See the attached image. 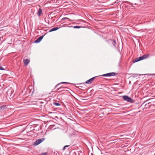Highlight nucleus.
I'll return each mask as SVG.
<instances>
[{
  "label": "nucleus",
  "mask_w": 155,
  "mask_h": 155,
  "mask_svg": "<svg viewBox=\"0 0 155 155\" xmlns=\"http://www.w3.org/2000/svg\"><path fill=\"white\" fill-rule=\"evenodd\" d=\"M45 139V138L39 139L36 140L34 143L33 145L34 146L37 145L44 141Z\"/></svg>",
  "instance_id": "nucleus-3"
},
{
  "label": "nucleus",
  "mask_w": 155,
  "mask_h": 155,
  "mask_svg": "<svg viewBox=\"0 0 155 155\" xmlns=\"http://www.w3.org/2000/svg\"><path fill=\"white\" fill-rule=\"evenodd\" d=\"M74 28H81V27L80 26H74Z\"/></svg>",
  "instance_id": "nucleus-15"
},
{
  "label": "nucleus",
  "mask_w": 155,
  "mask_h": 155,
  "mask_svg": "<svg viewBox=\"0 0 155 155\" xmlns=\"http://www.w3.org/2000/svg\"><path fill=\"white\" fill-rule=\"evenodd\" d=\"M122 97L124 100L128 102L132 103L134 102V100L132 98L127 96H123Z\"/></svg>",
  "instance_id": "nucleus-2"
},
{
  "label": "nucleus",
  "mask_w": 155,
  "mask_h": 155,
  "mask_svg": "<svg viewBox=\"0 0 155 155\" xmlns=\"http://www.w3.org/2000/svg\"><path fill=\"white\" fill-rule=\"evenodd\" d=\"M44 36H41L39 37L35 41V42L38 43L40 42Z\"/></svg>",
  "instance_id": "nucleus-7"
},
{
  "label": "nucleus",
  "mask_w": 155,
  "mask_h": 155,
  "mask_svg": "<svg viewBox=\"0 0 155 155\" xmlns=\"http://www.w3.org/2000/svg\"><path fill=\"white\" fill-rule=\"evenodd\" d=\"M13 91L12 90V89H9L8 91H7V94L8 95V96L9 95L10 97H12L14 96V94H13Z\"/></svg>",
  "instance_id": "nucleus-5"
},
{
  "label": "nucleus",
  "mask_w": 155,
  "mask_h": 155,
  "mask_svg": "<svg viewBox=\"0 0 155 155\" xmlns=\"http://www.w3.org/2000/svg\"><path fill=\"white\" fill-rule=\"evenodd\" d=\"M59 28H58V27L54 28L51 29L49 31V32H51V31H56V30H58Z\"/></svg>",
  "instance_id": "nucleus-11"
},
{
  "label": "nucleus",
  "mask_w": 155,
  "mask_h": 155,
  "mask_svg": "<svg viewBox=\"0 0 155 155\" xmlns=\"http://www.w3.org/2000/svg\"><path fill=\"white\" fill-rule=\"evenodd\" d=\"M63 83H66V84H67V83H68L67 82H62L61 83H59V84H57V85H56L55 86V87H56L59 84H63Z\"/></svg>",
  "instance_id": "nucleus-13"
},
{
  "label": "nucleus",
  "mask_w": 155,
  "mask_h": 155,
  "mask_svg": "<svg viewBox=\"0 0 155 155\" xmlns=\"http://www.w3.org/2000/svg\"><path fill=\"white\" fill-rule=\"evenodd\" d=\"M69 19L68 18H66V17H65V18H63L62 19V20H64V19Z\"/></svg>",
  "instance_id": "nucleus-19"
},
{
  "label": "nucleus",
  "mask_w": 155,
  "mask_h": 155,
  "mask_svg": "<svg viewBox=\"0 0 155 155\" xmlns=\"http://www.w3.org/2000/svg\"><path fill=\"white\" fill-rule=\"evenodd\" d=\"M96 77H94L91 78L89 80L85 82V83L87 84H90L92 83L93 81H94V79L96 78Z\"/></svg>",
  "instance_id": "nucleus-6"
},
{
  "label": "nucleus",
  "mask_w": 155,
  "mask_h": 155,
  "mask_svg": "<svg viewBox=\"0 0 155 155\" xmlns=\"http://www.w3.org/2000/svg\"><path fill=\"white\" fill-rule=\"evenodd\" d=\"M53 104L54 105L56 106H58L60 105L59 103H54Z\"/></svg>",
  "instance_id": "nucleus-12"
},
{
  "label": "nucleus",
  "mask_w": 155,
  "mask_h": 155,
  "mask_svg": "<svg viewBox=\"0 0 155 155\" xmlns=\"http://www.w3.org/2000/svg\"><path fill=\"white\" fill-rule=\"evenodd\" d=\"M69 146V145H66L65 146H64L63 148V149L62 150H65V148H66V147H68Z\"/></svg>",
  "instance_id": "nucleus-14"
},
{
  "label": "nucleus",
  "mask_w": 155,
  "mask_h": 155,
  "mask_svg": "<svg viewBox=\"0 0 155 155\" xmlns=\"http://www.w3.org/2000/svg\"><path fill=\"white\" fill-rule=\"evenodd\" d=\"M30 61L28 59H26L23 61V62L25 66H27L28 64L29 63Z\"/></svg>",
  "instance_id": "nucleus-8"
},
{
  "label": "nucleus",
  "mask_w": 155,
  "mask_h": 155,
  "mask_svg": "<svg viewBox=\"0 0 155 155\" xmlns=\"http://www.w3.org/2000/svg\"><path fill=\"white\" fill-rule=\"evenodd\" d=\"M7 107L6 105H2L0 107V110H3L5 109H6Z\"/></svg>",
  "instance_id": "nucleus-10"
},
{
  "label": "nucleus",
  "mask_w": 155,
  "mask_h": 155,
  "mask_svg": "<svg viewBox=\"0 0 155 155\" xmlns=\"http://www.w3.org/2000/svg\"><path fill=\"white\" fill-rule=\"evenodd\" d=\"M63 88L62 87H60L59 88H58V89H57V90L58 91V90H60L61 88Z\"/></svg>",
  "instance_id": "nucleus-20"
},
{
  "label": "nucleus",
  "mask_w": 155,
  "mask_h": 155,
  "mask_svg": "<svg viewBox=\"0 0 155 155\" xmlns=\"http://www.w3.org/2000/svg\"><path fill=\"white\" fill-rule=\"evenodd\" d=\"M113 43H114L113 44L114 45V46H115V44H116V41L115 40L114 41Z\"/></svg>",
  "instance_id": "nucleus-17"
},
{
  "label": "nucleus",
  "mask_w": 155,
  "mask_h": 155,
  "mask_svg": "<svg viewBox=\"0 0 155 155\" xmlns=\"http://www.w3.org/2000/svg\"><path fill=\"white\" fill-rule=\"evenodd\" d=\"M117 74V73L114 72L109 73L101 75V76L104 77H109L110 76H114Z\"/></svg>",
  "instance_id": "nucleus-4"
},
{
  "label": "nucleus",
  "mask_w": 155,
  "mask_h": 155,
  "mask_svg": "<svg viewBox=\"0 0 155 155\" xmlns=\"http://www.w3.org/2000/svg\"><path fill=\"white\" fill-rule=\"evenodd\" d=\"M0 70H4L5 69H4V68L3 67H2V66L0 65Z\"/></svg>",
  "instance_id": "nucleus-16"
},
{
  "label": "nucleus",
  "mask_w": 155,
  "mask_h": 155,
  "mask_svg": "<svg viewBox=\"0 0 155 155\" xmlns=\"http://www.w3.org/2000/svg\"><path fill=\"white\" fill-rule=\"evenodd\" d=\"M42 14V10L41 9L39 8L37 14L39 16H41V14Z\"/></svg>",
  "instance_id": "nucleus-9"
},
{
  "label": "nucleus",
  "mask_w": 155,
  "mask_h": 155,
  "mask_svg": "<svg viewBox=\"0 0 155 155\" xmlns=\"http://www.w3.org/2000/svg\"><path fill=\"white\" fill-rule=\"evenodd\" d=\"M153 74L155 75V74Z\"/></svg>",
  "instance_id": "nucleus-21"
},
{
  "label": "nucleus",
  "mask_w": 155,
  "mask_h": 155,
  "mask_svg": "<svg viewBox=\"0 0 155 155\" xmlns=\"http://www.w3.org/2000/svg\"><path fill=\"white\" fill-rule=\"evenodd\" d=\"M47 154V153L46 152V153H42L41 154V155H46Z\"/></svg>",
  "instance_id": "nucleus-18"
},
{
  "label": "nucleus",
  "mask_w": 155,
  "mask_h": 155,
  "mask_svg": "<svg viewBox=\"0 0 155 155\" xmlns=\"http://www.w3.org/2000/svg\"><path fill=\"white\" fill-rule=\"evenodd\" d=\"M149 56V55L148 54H144L142 56L137 58L134 60H133V62L134 63H135L136 62L145 59V58H147Z\"/></svg>",
  "instance_id": "nucleus-1"
}]
</instances>
